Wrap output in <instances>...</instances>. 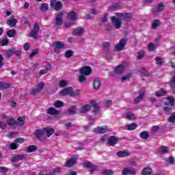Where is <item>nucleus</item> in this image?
Masks as SVG:
<instances>
[{"label": "nucleus", "instance_id": "nucleus-48", "mask_svg": "<svg viewBox=\"0 0 175 175\" xmlns=\"http://www.w3.org/2000/svg\"><path fill=\"white\" fill-rule=\"evenodd\" d=\"M69 114H76V106L73 105L68 109Z\"/></svg>", "mask_w": 175, "mask_h": 175}, {"label": "nucleus", "instance_id": "nucleus-64", "mask_svg": "<svg viewBox=\"0 0 175 175\" xmlns=\"http://www.w3.org/2000/svg\"><path fill=\"white\" fill-rule=\"evenodd\" d=\"M24 142H25V139H24L23 137H19L15 139L16 143L21 144V143H24Z\"/></svg>", "mask_w": 175, "mask_h": 175}, {"label": "nucleus", "instance_id": "nucleus-58", "mask_svg": "<svg viewBox=\"0 0 175 175\" xmlns=\"http://www.w3.org/2000/svg\"><path fill=\"white\" fill-rule=\"evenodd\" d=\"M13 49V55L14 54L15 55H16V57H21V55L23 54L21 53V51L19 50H16V49L12 48Z\"/></svg>", "mask_w": 175, "mask_h": 175}, {"label": "nucleus", "instance_id": "nucleus-44", "mask_svg": "<svg viewBox=\"0 0 175 175\" xmlns=\"http://www.w3.org/2000/svg\"><path fill=\"white\" fill-rule=\"evenodd\" d=\"M78 81L81 83H85V81H87V77H85L84 75H79Z\"/></svg>", "mask_w": 175, "mask_h": 175}, {"label": "nucleus", "instance_id": "nucleus-22", "mask_svg": "<svg viewBox=\"0 0 175 175\" xmlns=\"http://www.w3.org/2000/svg\"><path fill=\"white\" fill-rule=\"evenodd\" d=\"M46 113H47V114H49L50 116H57V114L59 113L58 110H57V109H55L54 107L48 108V109L46 110Z\"/></svg>", "mask_w": 175, "mask_h": 175}, {"label": "nucleus", "instance_id": "nucleus-51", "mask_svg": "<svg viewBox=\"0 0 175 175\" xmlns=\"http://www.w3.org/2000/svg\"><path fill=\"white\" fill-rule=\"evenodd\" d=\"M59 85L61 88H64V87H66V85H68V81L62 80L59 82Z\"/></svg>", "mask_w": 175, "mask_h": 175}, {"label": "nucleus", "instance_id": "nucleus-13", "mask_svg": "<svg viewBox=\"0 0 175 175\" xmlns=\"http://www.w3.org/2000/svg\"><path fill=\"white\" fill-rule=\"evenodd\" d=\"M118 137L116 136H111L109 139H108L107 144L111 146H114L116 144L118 143Z\"/></svg>", "mask_w": 175, "mask_h": 175}, {"label": "nucleus", "instance_id": "nucleus-52", "mask_svg": "<svg viewBox=\"0 0 175 175\" xmlns=\"http://www.w3.org/2000/svg\"><path fill=\"white\" fill-rule=\"evenodd\" d=\"M160 151H161V152H163V154L169 152V146H161L160 148Z\"/></svg>", "mask_w": 175, "mask_h": 175}, {"label": "nucleus", "instance_id": "nucleus-43", "mask_svg": "<svg viewBox=\"0 0 175 175\" xmlns=\"http://www.w3.org/2000/svg\"><path fill=\"white\" fill-rule=\"evenodd\" d=\"M16 30L13 29L7 31V36H8V38H14V36H16Z\"/></svg>", "mask_w": 175, "mask_h": 175}, {"label": "nucleus", "instance_id": "nucleus-23", "mask_svg": "<svg viewBox=\"0 0 175 175\" xmlns=\"http://www.w3.org/2000/svg\"><path fill=\"white\" fill-rule=\"evenodd\" d=\"M93 85L94 90H99L100 88V86L102 85V82L100 81V79L99 78H96L94 81Z\"/></svg>", "mask_w": 175, "mask_h": 175}, {"label": "nucleus", "instance_id": "nucleus-8", "mask_svg": "<svg viewBox=\"0 0 175 175\" xmlns=\"http://www.w3.org/2000/svg\"><path fill=\"white\" fill-rule=\"evenodd\" d=\"M126 42H128L126 39L120 40L119 43L117 44L115 47L116 51H122V50H124V47L126 45Z\"/></svg>", "mask_w": 175, "mask_h": 175}, {"label": "nucleus", "instance_id": "nucleus-42", "mask_svg": "<svg viewBox=\"0 0 175 175\" xmlns=\"http://www.w3.org/2000/svg\"><path fill=\"white\" fill-rule=\"evenodd\" d=\"M54 107L58 108V107H62L64 106V102L58 100H56L53 104Z\"/></svg>", "mask_w": 175, "mask_h": 175}, {"label": "nucleus", "instance_id": "nucleus-12", "mask_svg": "<svg viewBox=\"0 0 175 175\" xmlns=\"http://www.w3.org/2000/svg\"><path fill=\"white\" fill-rule=\"evenodd\" d=\"M76 163H77V157H72L66 162V167H72V166H75Z\"/></svg>", "mask_w": 175, "mask_h": 175}, {"label": "nucleus", "instance_id": "nucleus-17", "mask_svg": "<svg viewBox=\"0 0 175 175\" xmlns=\"http://www.w3.org/2000/svg\"><path fill=\"white\" fill-rule=\"evenodd\" d=\"M83 166H85V167H88V169H91V174H92V172H95V170H96V166L94 165L90 161L84 162Z\"/></svg>", "mask_w": 175, "mask_h": 175}, {"label": "nucleus", "instance_id": "nucleus-53", "mask_svg": "<svg viewBox=\"0 0 175 175\" xmlns=\"http://www.w3.org/2000/svg\"><path fill=\"white\" fill-rule=\"evenodd\" d=\"M17 124V122L14 118H10L8 122V124L10 125L11 126H13L14 125H16Z\"/></svg>", "mask_w": 175, "mask_h": 175}, {"label": "nucleus", "instance_id": "nucleus-36", "mask_svg": "<svg viewBox=\"0 0 175 175\" xmlns=\"http://www.w3.org/2000/svg\"><path fill=\"white\" fill-rule=\"evenodd\" d=\"M25 118H22V117H18V122H16V126H23L24 125V120Z\"/></svg>", "mask_w": 175, "mask_h": 175}, {"label": "nucleus", "instance_id": "nucleus-6", "mask_svg": "<svg viewBox=\"0 0 175 175\" xmlns=\"http://www.w3.org/2000/svg\"><path fill=\"white\" fill-rule=\"evenodd\" d=\"M111 20L116 29H120V28H121L122 25V21H121L122 19L120 18H118V17L117 18L116 16H112Z\"/></svg>", "mask_w": 175, "mask_h": 175}, {"label": "nucleus", "instance_id": "nucleus-18", "mask_svg": "<svg viewBox=\"0 0 175 175\" xmlns=\"http://www.w3.org/2000/svg\"><path fill=\"white\" fill-rule=\"evenodd\" d=\"M67 18L70 21H76L77 20V14L74 11H71L68 14Z\"/></svg>", "mask_w": 175, "mask_h": 175}, {"label": "nucleus", "instance_id": "nucleus-3", "mask_svg": "<svg viewBox=\"0 0 175 175\" xmlns=\"http://www.w3.org/2000/svg\"><path fill=\"white\" fill-rule=\"evenodd\" d=\"M57 0H51V8H54L55 10L58 12V10H61L62 9L64 4L62 2Z\"/></svg>", "mask_w": 175, "mask_h": 175}, {"label": "nucleus", "instance_id": "nucleus-25", "mask_svg": "<svg viewBox=\"0 0 175 175\" xmlns=\"http://www.w3.org/2000/svg\"><path fill=\"white\" fill-rule=\"evenodd\" d=\"M161 21L158 19H154L152 23V29H157L158 27H161Z\"/></svg>", "mask_w": 175, "mask_h": 175}, {"label": "nucleus", "instance_id": "nucleus-63", "mask_svg": "<svg viewBox=\"0 0 175 175\" xmlns=\"http://www.w3.org/2000/svg\"><path fill=\"white\" fill-rule=\"evenodd\" d=\"M132 77V75L128 74L127 75H125L122 77V81H125L126 80H129Z\"/></svg>", "mask_w": 175, "mask_h": 175}, {"label": "nucleus", "instance_id": "nucleus-45", "mask_svg": "<svg viewBox=\"0 0 175 175\" xmlns=\"http://www.w3.org/2000/svg\"><path fill=\"white\" fill-rule=\"evenodd\" d=\"M165 162H167V163H170V165H174L175 158L173 157H170L166 159Z\"/></svg>", "mask_w": 175, "mask_h": 175}, {"label": "nucleus", "instance_id": "nucleus-16", "mask_svg": "<svg viewBox=\"0 0 175 175\" xmlns=\"http://www.w3.org/2000/svg\"><path fill=\"white\" fill-rule=\"evenodd\" d=\"M122 174H123V175H128V174L134 175V174H136V171L133 168L126 167V168L123 169V170L122 171Z\"/></svg>", "mask_w": 175, "mask_h": 175}, {"label": "nucleus", "instance_id": "nucleus-30", "mask_svg": "<svg viewBox=\"0 0 175 175\" xmlns=\"http://www.w3.org/2000/svg\"><path fill=\"white\" fill-rule=\"evenodd\" d=\"M122 8V5L121 3H116L111 6H109V10H118Z\"/></svg>", "mask_w": 175, "mask_h": 175}, {"label": "nucleus", "instance_id": "nucleus-55", "mask_svg": "<svg viewBox=\"0 0 175 175\" xmlns=\"http://www.w3.org/2000/svg\"><path fill=\"white\" fill-rule=\"evenodd\" d=\"M44 88V83L43 82H41L38 86H37V92H40Z\"/></svg>", "mask_w": 175, "mask_h": 175}, {"label": "nucleus", "instance_id": "nucleus-5", "mask_svg": "<svg viewBox=\"0 0 175 175\" xmlns=\"http://www.w3.org/2000/svg\"><path fill=\"white\" fill-rule=\"evenodd\" d=\"M40 27L38 23H35L33 26V29L30 31V37L33 38V39H38V33H39V30Z\"/></svg>", "mask_w": 175, "mask_h": 175}, {"label": "nucleus", "instance_id": "nucleus-27", "mask_svg": "<svg viewBox=\"0 0 175 175\" xmlns=\"http://www.w3.org/2000/svg\"><path fill=\"white\" fill-rule=\"evenodd\" d=\"M139 137L143 140H147V139L150 137V133H148V131H142V133H140Z\"/></svg>", "mask_w": 175, "mask_h": 175}, {"label": "nucleus", "instance_id": "nucleus-56", "mask_svg": "<svg viewBox=\"0 0 175 175\" xmlns=\"http://www.w3.org/2000/svg\"><path fill=\"white\" fill-rule=\"evenodd\" d=\"M81 92V90H77L75 91H73V89H72L71 96H79Z\"/></svg>", "mask_w": 175, "mask_h": 175}, {"label": "nucleus", "instance_id": "nucleus-9", "mask_svg": "<svg viewBox=\"0 0 175 175\" xmlns=\"http://www.w3.org/2000/svg\"><path fill=\"white\" fill-rule=\"evenodd\" d=\"M17 23H18V21L17 19H16V18H14V15H12L6 21L7 25H9V27H11V28H14Z\"/></svg>", "mask_w": 175, "mask_h": 175}, {"label": "nucleus", "instance_id": "nucleus-50", "mask_svg": "<svg viewBox=\"0 0 175 175\" xmlns=\"http://www.w3.org/2000/svg\"><path fill=\"white\" fill-rule=\"evenodd\" d=\"M73 56V51L72 50H68L65 53V57L66 58H70V57Z\"/></svg>", "mask_w": 175, "mask_h": 175}, {"label": "nucleus", "instance_id": "nucleus-34", "mask_svg": "<svg viewBox=\"0 0 175 175\" xmlns=\"http://www.w3.org/2000/svg\"><path fill=\"white\" fill-rule=\"evenodd\" d=\"M11 86L10 83L0 82V90H6V88H10Z\"/></svg>", "mask_w": 175, "mask_h": 175}, {"label": "nucleus", "instance_id": "nucleus-10", "mask_svg": "<svg viewBox=\"0 0 175 175\" xmlns=\"http://www.w3.org/2000/svg\"><path fill=\"white\" fill-rule=\"evenodd\" d=\"M73 88H70V87H68L64 89H62L60 92H59V94L62 95V96H72V92Z\"/></svg>", "mask_w": 175, "mask_h": 175}, {"label": "nucleus", "instance_id": "nucleus-47", "mask_svg": "<svg viewBox=\"0 0 175 175\" xmlns=\"http://www.w3.org/2000/svg\"><path fill=\"white\" fill-rule=\"evenodd\" d=\"M145 54L146 53H144V51H139L137 53V59H142L144 58Z\"/></svg>", "mask_w": 175, "mask_h": 175}, {"label": "nucleus", "instance_id": "nucleus-62", "mask_svg": "<svg viewBox=\"0 0 175 175\" xmlns=\"http://www.w3.org/2000/svg\"><path fill=\"white\" fill-rule=\"evenodd\" d=\"M38 49H34L31 53V54L29 55V58H30L31 59V58H33V56L36 55V54H38Z\"/></svg>", "mask_w": 175, "mask_h": 175}, {"label": "nucleus", "instance_id": "nucleus-40", "mask_svg": "<svg viewBox=\"0 0 175 175\" xmlns=\"http://www.w3.org/2000/svg\"><path fill=\"white\" fill-rule=\"evenodd\" d=\"M155 61H156V64L157 65H163V62H165V60L163 59V58L161 57H157L155 58Z\"/></svg>", "mask_w": 175, "mask_h": 175}, {"label": "nucleus", "instance_id": "nucleus-57", "mask_svg": "<svg viewBox=\"0 0 175 175\" xmlns=\"http://www.w3.org/2000/svg\"><path fill=\"white\" fill-rule=\"evenodd\" d=\"M109 47H110V42H105L103 43V50H109Z\"/></svg>", "mask_w": 175, "mask_h": 175}, {"label": "nucleus", "instance_id": "nucleus-33", "mask_svg": "<svg viewBox=\"0 0 175 175\" xmlns=\"http://www.w3.org/2000/svg\"><path fill=\"white\" fill-rule=\"evenodd\" d=\"M170 87L174 94H175V75L172 76L171 78Z\"/></svg>", "mask_w": 175, "mask_h": 175}, {"label": "nucleus", "instance_id": "nucleus-41", "mask_svg": "<svg viewBox=\"0 0 175 175\" xmlns=\"http://www.w3.org/2000/svg\"><path fill=\"white\" fill-rule=\"evenodd\" d=\"M8 147L11 150H17L20 145L17 144L16 142L11 143L8 145Z\"/></svg>", "mask_w": 175, "mask_h": 175}, {"label": "nucleus", "instance_id": "nucleus-7", "mask_svg": "<svg viewBox=\"0 0 175 175\" xmlns=\"http://www.w3.org/2000/svg\"><path fill=\"white\" fill-rule=\"evenodd\" d=\"M80 75H83L84 76H90L92 73V68L90 66H86L81 68L79 70Z\"/></svg>", "mask_w": 175, "mask_h": 175}, {"label": "nucleus", "instance_id": "nucleus-59", "mask_svg": "<svg viewBox=\"0 0 175 175\" xmlns=\"http://www.w3.org/2000/svg\"><path fill=\"white\" fill-rule=\"evenodd\" d=\"M105 175H113L114 172L111 170H104L103 172Z\"/></svg>", "mask_w": 175, "mask_h": 175}, {"label": "nucleus", "instance_id": "nucleus-32", "mask_svg": "<svg viewBox=\"0 0 175 175\" xmlns=\"http://www.w3.org/2000/svg\"><path fill=\"white\" fill-rule=\"evenodd\" d=\"M122 72H124V65L120 64L116 68L115 73H116V75H120V73H122Z\"/></svg>", "mask_w": 175, "mask_h": 175}, {"label": "nucleus", "instance_id": "nucleus-37", "mask_svg": "<svg viewBox=\"0 0 175 175\" xmlns=\"http://www.w3.org/2000/svg\"><path fill=\"white\" fill-rule=\"evenodd\" d=\"M24 158V155L23 154H19L16 155L12 159V162H17L18 161H21Z\"/></svg>", "mask_w": 175, "mask_h": 175}, {"label": "nucleus", "instance_id": "nucleus-11", "mask_svg": "<svg viewBox=\"0 0 175 175\" xmlns=\"http://www.w3.org/2000/svg\"><path fill=\"white\" fill-rule=\"evenodd\" d=\"M146 95V89L142 88L139 90V95L134 100V103H139L144 99V96Z\"/></svg>", "mask_w": 175, "mask_h": 175}, {"label": "nucleus", "instance_id": "nucleus-14", "mask_svg": "<svg viewBox=\"0 0 175 175\" xmlns=\"http://www.w3.org/2000/svg\"><path fill=\"white\" fill-rule=\"evenodd\" d=\"M62 17H64V12H60L57 14L56 18H55V24L56 25H62L63 20Z\"/></svg>", "mask_w": 175, "mask_h": 175}, {"label": "nucleus", "instance_id": "nucleus-49", "mask_svg": "<svg viewBox=\"0 0 175 175\" xmlns=\"http://www.w3.org/2000/svg\"><path fill=\"white\" fill-rule=\"evenodd\" d=\"M8 44H9V40H8V38H4L1 40L0 42V46H8Z\"/></svg>", "mask_w": 175, "mask_h": 175}, {"label": "nucleus", "instance_id": "nucleus-4", "mask_svg": "<svg viewBox=\"0 0 175 175\" xmlns=\"http://www.w3.org/2000/svg\"><path fill=\"white\" fill-rule=\"evenodd\" d=\"M52 46L55 47L54 51L55 53H57V54H59L61 53V49H64L65 47V44L64 42L58 41V42H53Z\"/></svg>", "mask_w": 175, "mask_h": 175}, {"label": "nucleus", "instance_id": "nucleus-60", "mask_svg": "<svg viewBox=\"0 0 175 175\" xmlns=\"http://www.w3.org/2000/svg\"><path fill=\"white\" fill-rule=\"evenodd\" d=\"M169 122H175V113H172V115L168 118Z\"/></svg>", "mask_w": 175, "mask_h": 175}, {"label": "nucleus", "instance_id": "nucleus-46", "mask_svg": "<svg viewBox=\"0 0 175 175\" xmlns=\"http://www.w3.org/2000/svg\"><path fill=\"white\" fill-rule=\"evenodd\" d=\"M167 100H169V105L170 106H174L175 105V99L173 96H168L167 97Z\"/></svg>", "mask_w": 175, "mask_h": 175}, {"label": "nucleus", "instance_id": "nucleus-39", "mask_svg": "<svg viewBox=\"0 0 175 175\" xmlns=\"http://www.w3.org/2000/svg\"><path fill=\"white\" fill-rule=\"evenodd\" d=\"M167 94L166 90L161 89L160 90L156 92V96H165Z\"/></svg>", "mask_w": 175, "mask_h": 175}, {"label": "nucleus", "instance_id": "nucleus-28", "mask_svg": "<svg viewBox=\"0 0 175 175\" xmlns=\"http://www.w3.org/2000/svg\"><path fill=\"white\" fill-rule=\"evenodd\" d=\"M163 10V4L162 3H160L158 5L157 8L154 9L152 10V13H154V14H155L156 13H161V12H162Z\"/></svg>", "mask_w": 175, "mask_h": 175}, {"label": "nucleus", "instance_id": "nucleus-20", "mask_svg": "<svg viewBox=\"0 0 175 175\" xmlns=\"http://www.w3.org/2000/svg\"><path fill=\"white\" fill-rule=\"evenodd\" d=\"M93 131L94 133H106V132H107V127L99 126L94 128Z\"/></svg>", "mask_w": 175, "mask_h": 175}, {"label": "nucleus", "instance_id": "nucleus-38", "mask_svg": "<svg viewBox=\"0 0 175 175\" xmlns=\"http://www.w3.org/2000/svg\"><path fill=\"white\" fill-rule=\"evenodd\" d=\"M151 173H152V170L150 167L144 168L142 172L143 175H150Z\"/></svg>", "mask_w": 175, "mask_h": 175}, {"label": "nucleus", "instance_id": "nucleus-1", "mask_svg": "<svg viewBox=\"0 0 175 175\" xmlns=\"http://www.w3.org/2000/svg\"><path fill=\"white\" fill-rule=\"evenodd\" d=\"M115 14L116 16H117V17H118V18L124 20L126 23H129V21L132 20V17H133V15H132V14L128 12H116Z\"/></svg>", "mask_w": 175, "mask_h": 175}, {"label": "nucleus", "instance_id": "nucleus-29", "mask_svg": "<svg viewBox=\"0 0 175 175\" xmlns=\"http://www.w3.org/2000/svg\"><path fill=\"white\" fill-rule=\"evenodd\" d=\"M126 120H129V121H132V120H136V118H137V117L136 116V115H135V113H133L132 112H128L126 113Z\"/></svg>", "mask_w": 175, "mask_h": 175}, {"label": "nucleus", "instance_id": "nucleus-19", "mask_svg": "<svg viewBox=\"0 0 175 175\" xmlns=\"http://www.w3.org/2000/svg\"><path fill=\"white\" fill-rule=\"evenodd\" d=\"M43 129H44V132L46 134V136L47 137H50V136H51V135H53L54 133V132H55L54 129H52L50 127H45Z\"/></svg>", "mask_w": 175, "mask_h": 175}, {"label": "nucleus", "instance_id": "nucleus-2", "mask_svg": "<svg viewBox=\"0 0 175 175\" xmlns=\"http://www.w3.org/2000/svg\"><path fill=\"white\" fill-rule=\"evenodd\" d=\"M34 135L36 139H38V140H40V142H44V140H46V134L44 133V129H42V130H36Z\"/></svg>", "mask_w": 175, "mask_h": 175}, {"label": "nucleus", "instance_id": "nucleus-54", "mask_svg": "<svg viewBox=\"0 0 175 175\" xmlns=\"http://www.w3.org/2000/svg\"><path fill=\"white\" fill-rule=\"evenodd\" d=\"M148 49L149 51H154L156 49L155 44H154L152 42L149 43Z\"/></svg>", "mask_w": 175, "mask_h": 175}, {"label": "nucleus", "instance_id": "nucleus-26", "mask_svg": "<svg viewBox=\"0 0 175 175\" xmlns=\"http://www.w3.org/2000/svg\"><path fill=\"white\" fill-rule=\"evenodd\" d=\"M4 55L6 57V58H10L12 55H13V48L10 49H6L3 51Z\"/></svg>", "mask_w": 175, "mask_h": 175}, {"label": "nucleus", "instance_id": "nucleus-15", "mask_svg": "<svg viewBox=\"0 0 175 175\" xmlns=\"http://www.w3.org/2000/svg\"><path fill=\"white\" fill-rule=\"evenodd\" d=\"M84 32L85 30L83 27H77L73 29L72 33L77 36H81L84 34Z\"/></svg>", "mask_w": 175, "mask_h": 175}, {"label": "nucleus", "instance_id": "nucleus-61", "mask_svg": "<svg viewBox=\"0 0 175 175\" xmlns=\"http://www.w3.org/2000/svg\"><path fill=\"white\" fill-rule=\"evenodd\" d=\"M90 103L92 106H93L94 109H95V110H98L99 109V106L96 104V103H95V100H92Z\"/></svg>", "mask_w": 175, "mask_h": 175}, {"label": "nucleus", "instance_id": "nucleus-24", "mask_svg": "<svg viewBox=\"0 0 175 175\" xmlns=\"http://www.w3.org/2000/svg\"><path fill=\"white\" fill-rule=\"evenodd\" d=\"M136 128H137V124H136L135 123H131L126 124L124 127V129L127 131H135Z\"/></svg>", "mask_w": 175, "mask_h": 175}, {"label": "nucleus", "instance_id": "nucleus-21", "mask_svg": "<svg viewBox=\"0 0 175 175\" xmlns=\"http://www.w3.org/2000/svg\"><path fill=\"white\" fill-rule=\"evenodd\" d=\"M91 107H92L91 105H85L79 110V113L81 114H85V113H88L91 110Z\"/></svg>", "mask_w": 175, "mask_h": 175}, {"label": "nucleus", "instance_id": "nucleus-31", "mask_svg": "<svg viewBox=\"0 0 175 175\" xmlns=\"http://www.w3.org/2000/svg\"><path fill=\"white\" fill-rule=\"evenodd\" d=\"M38 150V146L36 145H31L27 146L26 152H34V151H36Z\"/></svg>", "mask_w": 175, "mask_h": 175}, {"label": "nucleus", "instance_id": "nucleus-35", "mask_svg": "<svg viewBox=\"0 0 175 175\" xmlns=\"http://www.w3.org/2000/svg\"><path fill=\"white\" fill-rule=\"evenodd\" d=\"M40 10H41V12H47V10H49V4L46 3L41 4L40 6Z\"/></svg>", "mask_w": 175, "mask_h": 175}]
</instances>
